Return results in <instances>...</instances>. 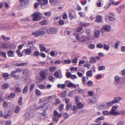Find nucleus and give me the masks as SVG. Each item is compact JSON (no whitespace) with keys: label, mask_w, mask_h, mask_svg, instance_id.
<instances>
[{"label":"nucleus","mask_w":125,"mask_h":125,"mask_svg":"<svg viewBox=\"0 0 125 125\" xmlns=\"http://www.w3.org/2000/svg\"><path fill=\"white\" fill-rule=\"evenodd\" d=\"M66 105V110H69L70 108L71 107L72 104L71 103H68Z\"/></svg>","instance_id":"nucleus-50"},{"label":"nucleus","mask_w":125,"mask_h":125,"mask_svg":"<svg viewBox=\"0 0 125 125\" xmlns=\"http://www.w3.org/2000/svg\"><path fill=\"white\" fill-rule=\"evenodd\" d=\"M74 35L76 39L78 41L80 42V37L79 35L76 33H74Z\"/></svg>","instance_id":"nucleus-36"},{"label":"nucleus","mask_w":125,"mask_h":125,"mask_svg":"<svg viewBox=\"0 0 125 125\" xmlns=\"http://www.w3.org/2000/svg\"><path fill=\"white\" fill-rule=\"evenodd\" d=\"M67 94V92L65 91L63 92H62L60 96L62 99H64L65 98Z\"/></svg>","instance_id":"nucleus-15"},{"label":"nucleus","mask_w":125,"mask_h":125,"mask_svg":"<svg viewBox=\"0 0 125 125\" xmlns=\"http://www.w3.org/2000/svg\"><path fill=\"white\" fill-rule=\"evenodd\" d=\"M19 1L22 4V6H23L24 5H26L27 4V3L24 0H20Z\"/></svg>","instance_id":"nucleus-39"},{"label":"nucleus","mask_w":125,"mask_h":125,"mask_svg":"<svg viewBox=\"0 0 125 125\" xmlns=\"http://www.w3.org/2000/svg\"><path fill=\"white\" fill-rule=\"evenodd\" d=\"M102 113L104 115H108L110 114V112L107 111H103Z\"/></svg>","instance_id":"nucleus-35"},{"label":"nucleus","mask_w":125,"mask_h":125,"mask_svg":"<svg viewBox=\"0 0 125 125\" xmlns=\"http://www.w3.org/2000/svg\"><path fill=\"white\" fill-rule=\"evenodd\" d=\"M1 37L5 41L9 40L10 39V37H7L5 36L4 35H2Z\"/></svg>","instance_id":"nucleus-31"},{"label":"nucleus","mask_w":125,"mask_h":125,"mask_svg":"<svg viewBox=\"0 0 125 125\" xmlns=\"http://www.w3.org/2000/svg\"><path fill=\"white\" fill-rule=\"evenodd\" d=\"M105 68V67L104 66H99L98 67V70L99 71L102 70L104 69Z\"/></svg>","instance_id":"nucleus-61"},{"label":"nucleus","mask_w":125,"mask_h":125,"mask_svg":"<svg viewBox=\"0 0 125 125\" xmlns=\"http://www.w3.org/2000/svg\"><path fill=\"white\" fill-rule=\"evenodd\" d=\"M108 108L107 107L106 104L105 103H104L102 104L99 105L98 107V108L99 109H106Z\"/></svg>","instance_id":"nucleus-8"},{"label":"nucleus","mask_w":125,"mask_h":125,"mask_svg":"<svg viewBox=\"0 0 125 125\" xmlns=\"http://www.w3.org/2000/svg\"><path fill=\"white\" fill-rule=\"evenodd\" d=\"M95 46L93 44L90 43L88 45V48L91 49H94L95 48Z\"/></svg>","instance_id":"nucleus-32"},{"label":"nucleus","mask_w":125,"mask_h":125,"mask_svg":"<svg viewBox=\"0 0 125 125\" xmlns=\"http://www.w3.org/2000/svg\"><path fill=\"white\" fill-rule=\"evenodd\" d=\"M93 83L92 81L89 80L87 83V84L88 86H91L93 84Z\"/></svg>","instance_id":"nucleus-59"},{"label":"nucleus","mask_w":125,"mask_h":125,"mask_svg":"<svg viewBox=\"0 0 125 125\" xmlns=\"http://www.w3.org/2000/svg\"><path fill=\"white\" fill-rule=\"evenodd\" d=\"M38 87L39 88L41 89H45L46 87L43 84H40L39 85Z\"/></svg>","instance_id":"nucleus-44"},{"label":"nucleus","mask_w":125,"mask_h":125,"mask_svg":"<svg viewBox=\"0 0 125 125\" xmlns=\"http://www.w3.org/2000/svg\"><path fill=\"white\" fill-rule=\"evenodd\" d=\"M86 101L88 103L90 104H92L95 103L92 98L87 100Z\"/></svg>","instance_id":"nucleus-26"},{"label":"nucleus","mask_w":125,"mask_h":125,"mask_svg":"<svg viewBox=\"0 0 125 125\" xmlns=\"http://www.w3.org/2000/svg\"><path fill=\"white\" fill-rule=\"evenodd\" d=\"M115 79L116 82H118L120 80L121 78L117 76H116L115 77Z\"/></svg>","instance_id":"nucleus-43"},{"label":"nucleus","mask_w":125,"mask_h":125,"mask_svg":"<svg viewBox=\"0 0 125 125\" xmlns=\"http://www.w3.org/2000/svg\"><path fill=\"white\" fill-rule=\"evenodd\" d=\"M120 43V42L119 41H116L114 46V47L115 49H116L118 48Z\"/></svg>","instance_id":"nucleus-24"},{"label":"nucleus","mask_w":125,"mask_h":125,"mask_svg":"<svg viewBox=\"0 0 125 125\" xmlns=\"http://www.w3.org/2000/svg\"><path fill=\"white\" fill-rule=\"evenodd\" d=\"M125 115V110H118V115Z\"/></svg>","instance_id":"nucleus-16"},{"label":"nucleus","mask_w":125,"mask_h":125,"mask_svg":"<svg viewBox=\"0 0 125 125\" xmlns=\"http://www.w3.org/2000/svg\"><path fill=\"white\" fill-rule=\"evenodd\" d=\"M12 77L15 80H17L19 79L20 78V75L19 74L17 75L14 74L12 75Z\"/></svg>","instance_id":"nucleus-30"},{"label":"nucleus","mask_w":125,"mask_h":125,"mask_svg":"<svg viewBox=\"0 0 125 125\" xmlns=\"http://www.w3.org/2000/svg\"><path fill=\"white\" fill-rule=\"evenodd\" d=\"M16 52L18 54V56L19 57H21L23 55V54L19 50H17Z\"/></svg>","instance_id":"nucleus-45"},{"label":"nucleus","mask_w":125,"mask_h":125,"mask_svg":"<svg viewBox=\"0 0 125 125\" xmlns=\"http://www.w3.org/2000/svg\"><path fill=\"white\" fill-rule=\"evenodd\" d=\"M42 14L39 12H35L32 15L33 17V20L34 21H37L40 20L41 19Z\"/></svg>","instance_id":"nucleus-1"},{"label":"nucleus","mask_w":125,"mask_h":125,"mask_svg":"<svg viewBox=\"0 0 125 125\" xmlns=\"http://www.w3.org/2000/svg\"><path fill=\"white\" fill-rule=\"evenodd\" d=\"M78 58L77 57H75L72 60V62L73 63H76L77 62Z\"/></svg>","instance_id":"nucleus-56"},{"label":"nucleus","mask_w":125,"mask_h":125,"mask_svg":"<svg viewBox=\"0 0 125 125\" xmlns=\"http://www.w3.org/2000/svg\"><path fill=\"white\" fill-rule=\"evenodd\" d=\"M53 114L54 116H57L59 118H60L62 115L61 113H58L56 111H54Z\"/></svg>","instance_id":"nucleus-12"},{"label":"nucleus","mask_w":125,"mask_h":125,"mask_svg":"<svg viewBox=\"0 0 125 125\" xmlns=\"http://www.w3.org/2000/svg\"><path fill=\"white\" fill-rule=\"evenodd\" d=\"M118 107V106H113L112 107L111 111L110 112V114L113 115L115 116L117 115L118 110L116 111Z\"/></svg>","instance_id":"nucleus-4"},{"label":"nucleus","mask_w":125,"mask_h":125,"mask_svg":"<svg viewBox=\"0 0 125 125\" xmlns=\"http://www.w3.org/2000/svg\"><path fill=\"white\" fill-rule=\"evenodd\" d=\"M115 104L113 101V100L107 103L106 104L107 107H108V106L110 107L112 105L114 104Z\"/></svg>","instance_id":"nucleus-28"},{"label":"nucleus","mask_w":125,"mask_h":125,"mask_svg":"<svg viewBox=\"0 0 125 125\" xmlns=\"http://www.w3.org/2000/svg\"><path fill=\"white\" fill-rule=\"evenodd\" d=\"M103 47L105 50H108L109 49L110 46L105 44L103 45Z\"/></svg>","instance_id":"nucleus-42"},{"label":"nucleus","mask_w":125,"mask_h":125,"mask_svg":"<svg viewBox=\"0 0 125 125\" xmlns=\"http://www.w3.org/2000/svg\"><path fill=\"white\" fill-rule=\"evenodd\" d=\"M9 27V26L7 25H4L0 27V30L4 31L8 29Z\"/></svg>","instance_id":"nucleus-13"},{"label":"nucleus","mask_w":125,"mask_h":125,"mask_svg":"<svg viewBox=\"0 0 125 125\" xmlns=\"http://www.w3.org/2000/svg\"><path fill=\"white\" fill-rule=\"evenodd\" d=\"M57 86L58 88H63L65 87V84H59L57 85Z\"/></svg>","instance_id":"nucleus-46"},{"label":"nucleus","mask_w":125,"mask_h":125,"mask_svg":"<svg viewBox=\"0 0 125 125\" xmlns=\"http://www.w3.org/2000/svg\"><path fill=\"white\" fill-rule=\"evenodd\" d=\"M100 34V31L99 30H96L94 31V36L95 37H97L99 36Z\"/></svg>","instance_id":"nucleus-18"},{"label":"nucleus","mask_w":125,"mask_h":125,"mask_svg":"<svg viewBox=\"0 0 125 125\" xmlns=\"http://www.w3.org/2000/svg\"><path fill=\"white\" fill-rule=\"evenodd\" d=\"M34 54L35 56L37 57L40 55V53L39 51H36L34 52Z\"/></svg>","instance_id":"nucleus-48"},{"label":"nucleus","mask_w":125,"mask_h":125,"mask_svg":"<svg viewBox=\"0 0 125 125\" xmlns=\"http://www.w3.org/2000/svg\"><path fill=\"white\" fill-rule=\"evenodd\" d=\"M2 47L4 49H10V45L8 43H6L3 44Z\"/></svg>","instance_id":"nucleus-14"},{"label":"nucleus","mask_w":125,"mask_h":125,"mask_svg":"<svg viewBox=\"0 0 125 125\" xmlns=\"http://www.w3.org/2000/svg\"><path fill=\"white\" fill-rule=\"evenodd\" d=\"M14 52L11 50H10L8 52V56L13 57L14 56Z\"/></svg>","instance_id":"nucleus-11"},{"label":"nucleus","mask_w":125,"mask_h":125,"mask_svg":"<svg viewBox=\"0 0 125 125\" xmlns=\"http://www.w3.org/2000/svg\"><path fill=\"white\" fill-rule=\"evenodd\" d=\"M54 75L55 77L57 78L61 79L62 78V75L61 74V75L59 76V73L58 72H55L54 73Z\"/></svg>","instance_id":"nucleus-17"},{"label":"nucleus","mask_w":125,"mask_h":125,"mask_svg":"<svg viewBox=\"0 0 125 125\" xmlns=\"http://www.w3.org/2000/svg\"><path fill=\"white\" fill-rule=\"evenodd\" d=\"M96 17L97 18L95 20L96 22L98 23H100L102 22L103 21H102V17L101 15H97L96 16Z\"/></svg>","instance_id":"nucleus-7"},{"label":"nucleus","mask_w":125,"mask_h":125,"mask_svg":"<svg viewBox=\"0 0 125 125\" xmlns=\"http://www.w3.org/2000/svg\"><path fill=\"white\" fill-rule=\"evenodd\" d=\"M77 107L74 105L72 106L71 108V109L73 111L76 110L77 109Z\"/></svg>","instance_id":"nucleus-62"},{"label":"nucleus","mask_w":125,"mask_h":125,"mask_svg":"<svg viewBox=\"0 0 125 125\" xmlns=\"http://www.w3.org/2000/svg\"><path fill=\"white\" fill-rule=\"evenodd\" d=\"M45 33L44 31L43 30L40 31H36L33 32L32 34L35 37H37L39 36L42 35Z\"/></svg>","instance_id":"nucleus-3"},{"label":"nucleus","mask_w":125,"mask_h":125,"mask_svg":"<svg viewBox=\"0 0 125 125\" xmlns=\"http://www.w3.org/2000/svg\"><path fill=\"white\" fill-rule=\"evenodd\" d=\"M25 53L27 55H30L31 53V50L30 48H28L25 50Z\"/></svg>","instance_id":"nucleus-19"},{"label":"nucleus","mask_w":125,"mask_h":125,"mask_svg":"<svg viewBox=\"0 0 125 125\" xmlns=\"http://www.w3.org/2000/svg\"><path fill=\"white\" fill-rule=\"evenodd\" d=\"M65 100V102L66 104H68L70 102V100L69 99L66 97L65 98L63 101Z\"/></svg>","instance_id":"nucleus-58"},{"label":"nucleus","mask_w":125,"mask_h":125,"mask_svg":"<svg viewBox=\"0 0 125 125\" xmlns=\"http://www.w3.org/2000/svg\"><path fill=\"white\" fill-rule=\"evenodd\" d=\"M28 90V86H25L24 88L22 90V93L23 94L27 93Z\"/></svg>","instance_id":"nucleus-23"},{"label":"nucleus","mask_w":125,"mask_h":125,"mask_svg":"<svg viewBox=\"0 0 125 125\" xmlns=\"http://www.w3.org/2000/svg\"><path fill=\"white\" fill-rule=\"evenodd\" d=\"M35 93L36 95L37 96L40 95L41 94V92L38 89L36 90L35 91Z\"/></svg>","instance_id":"nucleus-47"},{"label":"nucleus","mask_w":125,"mask_h":125,"mask_svg":"<svg viewBox=\"0 0 125 125\" xmlns=\"http://www.w3.org/2000/svg\"><path fill=\"white\" fill-rule=\"evenodd\" d=\"M101 0H99L97 1L96 4L97 5V6L98 7H100L101 6Z\"/></svg>","instance_id":"nucleus-57"},{"label":"nucleus","mask_w":125,"mask_h":125,"mask_svg":"<svg viewBox=\"0 0 125 125\" xmlns=\"http://www.w3.org/2000/svg\"><path fill=\"white\" fill-rule=\"evenodd\" d=\"M35 87V84L34 83H32L30 85L29 88L30 91V92L32 91Z\"/></svg>","instance_id":"nucleus-34"},{"label":"nucleus","mask_w":125,"mask_h":125,"mask_svg":"<svg viewBox=\"0 0 125 125\" xmlns=\"http://www.w3.org/2000/svg\"><path fill=\"white\" fill-rule=\"evenodd\" d=\"M20 110V107L18 106H17L16 107V109L15 111V112L16 113H18L19 112Z\"/></svg>","instance_id":"nucleus-52"},{"label":"nucleus","mask_w":125,"mask_h":125,"mask_svg":"<svg viewBox=\"0 0 125 125\" xmlns=\"http://www.w3.org/2000/svg\"><path fill=\"white\" fill-rule=\"evenodd\" d=\"M40 23L42 25H46L47 23V21L46 20H45L41 21Z\"/></svg>","instance_id":"nucleus-55"},{"label":"nucleus","mask_w":125,"mask_h":125,"mask_svg":"<svg viewBox=\"0 0 125 125\" xmlns=\"http://www.w3.org/2000/svg\"><path fill=\"white\" fill-rule=\"evenodd\" d=\"M48 79L50 81L52 82H54L55 80V78L52 76H49Z\"/></svg>","instance_id":"nucleus-41"},{"label":"nucleus","mask_w":125,"mask_h":125,"mask_svg":"<svg viewBox=\"0 0 125 125\" xmlns=\"http://www.w3.org/2000/svg\"><path fill=\"white\" fill-rule=\"evenodd\" d=\"M86 41V39L84 36H83L80 38V42H84Z\"/></svg>","instance_id":"nucleus-37"},{"label":"nucleus","mask_w":125,"mask_h":125,"mask_svg":"<svg viewBox=\"0 0 125 125\" xmlns=\"http://www.w3.org/2000/svg\"><path fill=\"white\" fill-rule=\"evenodd\" d=\"M51 14V12L50 11H48L45 12L44 15L46 16L47 17H50Z\"/></svg>","instance_id":"nucleus-49"},{"label":"nucleus","mask_w":125,"mask_h":125,"mask_svg":"<svg viewBox=\"0 0 125 125\" xmlns=\"http://www.w3.org/2000/svg\"><path fill=\"white\" fill-rule=\"evenodd\" d=\"M122 100V98L120 97H117L114 98L113 100L114 103H118Z\"/></svg>","instance_id":"nucleus-9"},{"label":"nucleus","mask_w":125,"mask_h":125,"mask_svg":"<svg viewBox=\"0 0 125 125\" xmlns=\"http://www.w3.org/2000/svg\"><path fill=\"white\" fill-rule=\"evenodd\" d=\"M66 75L67 78H70L71 77V73L70 72H67L66 73Z\"/></svg>","instance_id":"nucleus-60"},{"label":"nucleus","mask_w":125,"mask_h":125,"mask_svg":"<svg viewBox=\"0 0 125 125\" xmlns=\"http://www.w3.org/2000/svg\"><path fill=\"white\" fill-rule=\"evenodd\" d=\"M76 104H77V106L79 108H82L83 107V105L80 102Z\"/></svg>","instance_id":"nucleus-40"},{"label":"nucleus","mask_w":125,"mask_h":125,"mask_svg":"<svg viewBox=\"0 0 125 125\" xmlns=\"http://www.w3.org/2000/svg\"><path fill=\"white\" fill-rule=\"evenodd\" d=\"M75 99L76 104L80 102V99L78 96H75Z\"/></svg>","instance_id":"nucleus-53"},{"label":"nucleus","mask_w":125,"mask_h":125,"mask_svg":"<svg viewBox=\"0 0 125 125\" xmlns=\"http://www.w3.org/2000/svg\"><path fill=\"white\" fill-rule=\"evenodd\" d=\"M108 18L110 21H114L115 20L114 17L110 16H108Z\"/></svg>","instance_id":"nucleus-54"},{"label":"nucleus","mask_w":125,"mask_h":125,"mask_svg":"<svg viewBox=\"0 0 125 125\" xmlns=\"http://www.w3.org/2000/svg\"><path fill=\"white\" fill-rule=\"evenodd\" d=\"M29 71L28 70L26 69L23 72V73L25 75H26L29 73Z\"/></svg>","instance_id":"nucleus-64"},{"label":"nucleus","mask_w":125,"mask_h":125,"mask_svg":"<svg viewBox=\"0 0 125 125\" xmlns=\"http://www.w3.org/2000/svg\"><path fill=\"white\" fill-rule=\"evenodd\" d=\"M22 97H20L18 101V103L19 104L21 105L22 104Z\"/></svg>","instance_id":"nucleus-51"},{"label":"nucleus","mask_w":125,"mask_h":125,"mask_svg":"<svg viewBox=\"0 0 125 125\" xmlns=\"http://www.w3.org/2000/svg\"><path fill=\"white\" fill-rule=\"evenodd\" d=\"M9 84L8 83H5L2 86V88L4 89H7L9 87Z\"/></svg>","instance_id":"nucleus-29"},{"label":"nucleus","mask_w":125,"mask_h":125,"mask_svg":"<svg viewBox=\"0 0 125 125\" xmlns=\"http://www.w3.org/2000/svg\"><path fill=\"white\" fill-rule=\"evenodd\" d=\"M96 60L93 57H91L90 58V60L89 61V62L90 63H94L96 62Z\"/></svg>","instance_id":"nucleus-25"},{"label":"nucleus","mask_w":125,"mask_h":125,"mask_svg":"<svg viewBox=\"0 0 125 125\" xmlns=\"http://www.w3.org/2000/svg\"><path fill=\"white\" fill-rule=\"evenodd\" d=\"M95 103L96 102L98 99V97L97 95H94L91 98Z\"/></svg>","instance_id":"nucleus-27"},{"label":"nucleus","mask_w":125,"mask_h":125,"mask_svg":"<svg viewBox=\"0 0 125 125\" xmlns=\"http://www.w3.org/2000/svg\"><path fill=\"white\" fill-rule=\"evenodd\" d=\"M111 30V27L109 25H106L103 26L101 29V33H104L105 31L109 32Z\"/></svg>","instance_id":"nucleus-5"},{"label":"nucleus","mask_w":125,"mask_h":125,"mask_svg":"<svg viewBox=\"0 0 125 125\" xmlns=\"http://www.w3.org/2000/svg\"><path fill=\"white\" fill-rule=\"evenodd\" d=\"M67 86L68 87H73L74 88H76V85L71 82L69 83L67 85Z\"/></svg>","instance_id":"nucleus-20"},{"label":"nucleus","mask_w":125,"mask_h":125,"mask_svg":"<svg viewBox=\"0 0 125 125\" xmlns=\"http://www.w3.org/2000/svg\"><path fill=\"white\" fill-rule=\"evenodd\" d=\"M86 75L88 76L92 77L93 74H92V71L90 70L87 72L86 73Z\"/></svg>","instance_id":"nucleus-22"},{"label":"nucleus","mask_w":125,"mask_h":125,"mask_svg":"<svg viewBox=\"0 0 125 125\" xmlns=\"http://www.w3.org/2000/svg\"><path fill=\"white\" fill-rule=\"evenodd\" d=\"M58 31L57 28H56L51 27L49 28L47 31V32L49 34H54Z\"/></svg>","instance_id":"nucleus-6"},{"label":"nucleus","mask_w":125,"mask_h":125,"mask_svg":"<svg viewBox=\"0 0 125 125\" xmlns=\"http://www.w3.org/2000/svg\"><path fill=\"white\" fill-rule=\"evenodd\" d=\"M40 50L41 51H44L45 50V48L43 45H41L40 46Z\"/></svg>","instance_id":"nucleus-33"},{"label":"nucleus","mask_w":125,"mask_h":125,"mask_svg":"<svg viewBox=\"0 0 125 125\" xmlns=\"http://www.w3.org/2000/svg\"><path fill=\"white\" fill-rule=\"evenodd\" d=\"M56 69V68L55 66H51L49 68V70L51 72H52L55 71Z\"/></svg>","instance_id":"nucleus-38"},{"label":"nucleus","mask_w":125,"mask_h":125,"mask_svg":"<svg viewBox=\"0 0 125 125\" xmlns=\"http://www.w3.org/2000/svg\"><path fill=\"white\" fill-rule=\"evenodd\" d=\"M27 63L26 62H24L21 63H16L15 64V65L17 66H23L26 65Z\"/></svg>","instance_id":"nucleus-21"},{"label":"nucleus","mask_w":125,"mask_h":125,"mask_svg":"<svg viewBox=\"0 0 125 125\" xmlns=\"http://www.w3.org/2000/svg\"><path fill=\"white\" fill-rule=\"evenodd\" d=\"M40 76L38 78V79L40 81H43L46 79V75L45 71L42 70L41 71L39 74Z\"/></svg>","instance_id":"nucleus-2"},{"label":"nucleus","mask_w":125,"mask_h":125,"mask_svg":"<svg viewBox=\"0 0 125 125\" xmlns=\"http://www.w3.org/2000/svg\"><path fill=\"white\" fill-rule=\"evenodd\" d=\"M24 117L27 120H29L31 118V116L30 113H27L24 115Z\"/></svg>","instance_id":"nucleus-10"},{"label":"nucleus","mask_w":125,"mask_h":125,"mask_svg":"<svg viewBox=\"0 0 125 125\" xmlns=\"http://www.w3.org/2000/svg\"><path fill=\"white\" fill-rule=\"evenodd\" d=\"M82 27H80L76 29V31L77 32H80L82 29Z\"/></svg>","instance_id":"nucleus-63"}]
</instances>
